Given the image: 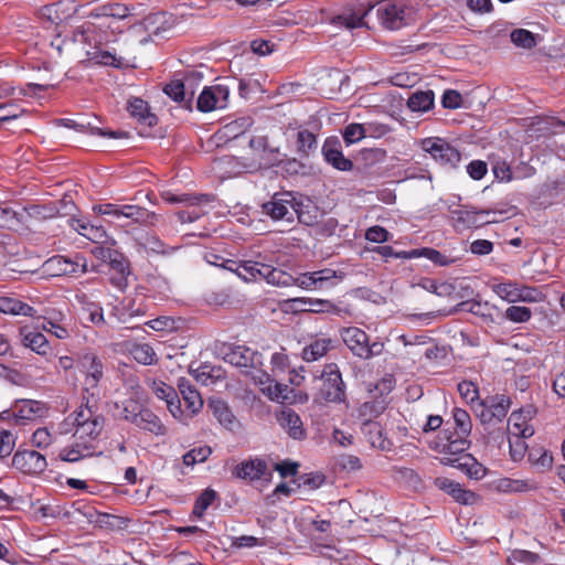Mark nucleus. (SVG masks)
I'll list each match as a JSON object with an SVG mask.
<instances>
[{
    "label": "nucleus",
    "mask_w": 565,
    "mask_h": 565,
    "mask_svg": "<svg viewBox=\"0 0 565 565\" xmlns=\"http://www.w3.org/2000/svg\"><path fill=\"white\" fill-rule=\"evenodd\" d=\"M73 227L92 242L105 243L107 241L108 235L102 225L90 224L84 220H74Z\"/></svg>",
    "instance_id": "obj_31"
},
{
    "label": "nucleus",
    "mask_w": 565,
    "mask_h": 565,
    "mask_svg": "<svg viewBox=\"0 0 565 565\" xmlns=\"http://www.w3.org/2000/svg\"><path fill=\"white\" fill-rule=\"evenodd\" d=\"M295 214L297 215L300 223L308 226L317 224L320 216L318 207L315 206L310 200H307L306 203L296 200L294 215Z\"/></svg>",
    "instance_id": "obj_37"
},
{
    "label": "nucleus",
    "mask_w": 565,
    "mask_h": 565,
    "mask_svg": "<svg viewBox=\"0 0 565 565\" xmlns=\"http://www.w3.org/2000/svg\"><path fill=\"white\" fill-rule=\"evenodd\" d=\"M492 291L500 297L502 300L514 303L518 302L519 284L515 281H503L493 284L491 286Z\"/></svg>",
    "instance_id": "obj_50"
},
{
    "label": "nucleus",
    "mask_w": 565,
    "mask_h": 565,
    "mask_svg": "<svg viewBox=\"0 0 565 565\" xmlns=\"http://www.w3.org/2000/svg\"><path fill=\"white\" fill-rule=\"evenodd\" d=\"M233 475L238 479L255 481L265 476H270V472H268V467L265 460L253 458L236 465L233 470Z\"/></svg>",
    "instance_id": "obj_16"
},
{
    "label": "nucleus",
    "mask_w": 565,
    "mask_h": 565,
    "mask_svg": "<svg viewBox=\"0 0 565 565\" xmlns=\"http://www.w3.org/2000/svg\"><path fill=\"white\" fill-rule=\"evenodd\" d=\"M149 306L142 294L127 296L111 308L110 315L120 323H129L134 318L147 315Z\"/></svg>",
    "instance_id": "obj_7"
},
{
    "label": "nucleus",
    "mask_w": 565,
    "mask_h": 565,
    "mask_svg": "<svg viewBox=\"0 0 565 565\" xmlns=\"http://www.w3.org/2000/svg\"><path fill=\"white\" fill-rule=\"evenodd\" d=\"M443 439L446 440L439 450L443 455L441 463L465 471L470 478L480 479L484 475V468L467 450L470 447L469 436L444 430Z\"/></svg>",
    "instance_id": "obj_2"
},
{
    "label": "nucleus",
    "mask_w": 565,
    "mask_h": 565,
    "mask_svg": "<svg viewBox=\"0 0 565 565\" xmlns=\"http://www.w3.org/2000/svg\"><path fill=\"white\" fill-rule=\"evenodd\" d=\"M135 425L140 429L152 433L157 436L166 434V427L161 423L160 418L149 408L142 407Z\"/></svg>",
    "instance_id": "obj_29"
},
{
    "label": "nucleus",
    "mask_w": 565,
    "mask_h": 565,
    "mask_svg": "<svg viewBox=\"0 0 565 565\" xmlns=\"http://www.w3.org/2000/svg\"><path fill=\"white\" fill-rule=\"evenodd\" d=\"M83 398L86 401L85 405H81L79 408L75 412V425L76 428L81 425L94 419V417H99L97 414V402L99 397H90V395L84 394Z\"/></svg>",
    "instance_id": "obj_38"
},
{
    "label": "nucleus",
    "mask_w": 565,
    "mask_h": 565,
    "mask_svg": "<svg viewBox=\"0 0 565 565\" xmlns=\"http://www.w3.org/2000/svg\"><path fill=\"white\" fill-rule=\"evenodd\" d=\"M216 498V492L212 489H205L195 500L192 513L201 518L204 511L212 504Z\"/></svg>",
    "instance_id": "obj_61"
},
{
    "label": "nucleus",
    "mask_w": 565,
    "mask_h": 565,
    "mask_svg": "<svg viewBox=\"0 0 565 565\" xmlns=\"http://www.w3.org/2000/svg\"><path fill=\"white\" fill-rule=\"evenodd\" d=\"M509 434L514 438H530L534 435V427L524 419V413L513 412L508 420Z\"/></svg>",
    "instance_id": "obj_30"
},
{
    "label": "nucleus",
    "mask_w": 565,
    "mask_h": 565,
    "mask_svg": "<svg viewBox=\"0 0 565 565\" xmlns=\"http://www.w3.org/2000/svg\"><path fill=\"white\" fill-rule=\"evenodd\" d=\"M104 417H94L89 422L81 425L75 430V436L77 439H83L85 437H89L88 441L94 443L93 440L102 433L104 428Z\"/></svg>",
    "instance_id": "obj_49"
},
{
    "label": "nucleus",
    "mask_w": 565,
    "mask_h": 565,
    "mask_svg": "<svg viewBox=\"0 0 565 565\" xmlns=\"http://www.w3.org/2000/svg\"><path fill=\"white\" fill-rule=\"evenodd\" d=\"M332 349L330 338H315L302 348L301 358L306 362H315L323 358Z\"/></svg>",
    "instance_id": "obj_25"
},
{
    "label": "nucleus",
    "mask_w": 565,
    "mask_h": 565,
    "mask_svg": "<svg viewBox=\"0 0 565 565\" xmlns=\"http://www.w3.org/2000/svg\"><path fill=\"white\" fill-rule=\"evenodd\" d=\"M23 213L13 211L9 206H0V227H15L23 223Z\"/></svg>",
    "instance_id": "obj_56"
},
{
    "label": "nucleus",
    "mask_w": 565,
    "mask_h": 565,
    "mask_svg": "<svg viewBox=\"0 0 565 565\" xmlns=\"http://www.w3.org/2000/svg\"><path fill=\"white\" fill-rule=\"evenodd\" d=\"M492 172L500 182H510L514 180L513 169L505 160L495 159L492 161Z\"/></svg>",
    "instance_id": "obj_59"
},
{
    "label": "nucleus",
    "mask_w": 565,
    "mask_h": 565,
    "mask_svg": "<svg viewBox=\"0 0 565 565\" xmlns=\"http://www.w3.org/2000/svg\"><path fill=\"white\" fill-rule=\"evenodd\" d=\"M540 559L541 558L536 553L525 550H515L509 556V562L511 564L539 565Z\"/></svg>",
    "instance_id": "obj_60"
},
{
    "label": "nucleus",
    "mask_w": 565,
    "mask_h": 565,
    "mask_svg": "<svg viewBox=\"0 0 565 565\" xmlns=\"http://www.w3.org/2000/svg\"><path fill=\"white\" fill-rule=\"evenodd\" d=\"M340 334L350 351L360 359L370 360L383 353L384 343L381 341L370 343L369 335L360 328H343Z\"/></svg>",
    "instance_id": "obj_4"
},
{
    "label": "nucleus",
    "mask_w": 565,
    "mask_h": 565,
    "mask_svg": "<svg viewBox=\"0 0 565 565\" xmlns=\"http://www.w3.org/2000/svg\"><path fill=\"white\" fill-rule=\"evenodd\" d=\"M249 147L258 157V160L255 163L256 168L270 167L278 161V150L268 148L266 137H253L249 140Z\"/></svg>",
    "instance_id": "obj_21"
},
{
    "label": "nucleus",
    "mask_w": 565,
    "mask_h": 565,
    "mask_svg": "<svg viewBox=\"0 0 565 565\" xmlns=\"http://www.w3.org/2000/svg\"><path fill=\"white\" fill-rule=\"evenodd\" d=\"M127 109L129 114L140 124L147 127L157 125V116L149 110L147 102L141 98L134 97L128 100Z\"/></svg>",
    "instance_id": "obj_26"
},
{
    "label": "nucleus",
    "mask_w": 565,
    "mask_h": 565,
    "mask_svg": "<svg viewBox=\"0 0 565 565\" xmlns=\"http://www.w3.org/2000/svg\"><path fill=\"white\" fill-rule=\"evenodd\" d=\"M433 90H417L413 93L407 100V106L412 111H427L434 106Z\"/></svg>",
    "instance_id": "obj_42"
},
{
    "label": "nucleus",
    "mask_w": 565,
    "mask_h": 565,
    "mask_svg": "<svg viewBox=\"0 0 565 565\" xmlns=\"http://www.w3.org/2000/svg\"><path fill=\"white\" fill-rule=\"evenodd\" d=\"M228 97L230 88L226 85L205 86L198 96L196 109L201 113L224 109L228 105Z\"/></svg>",
    "instance_id": "obj_8"
},
{
    "label": "nucleus",
    "mask_w": 565,
    "mask_h": 565,
    "mask_svg": "<svg viewBox=\"0 0 565 565\" xmlns=\"http://www.w3.org/2000/svg\"><path fill=\"white\" fill-rule=\"evenodd\" d=\"M511 41L520 47L532 49L536 45L535 36L525 29H516L511 32Z\"/></svg>",
    "instance_id": "obj_57"
},
{
    "label": "nucleus",
    "mask_w": 565,
    "mask_h": 565,
    "mask_svg": "<svg viewBox=\"0 0 565 565\" xmlns=\"http://www.w3.org/2000/svg\"><path fill=\"white\" fill-rule=\"evenodd\" d=\"M141 409L142 406L138 402L134 399H127L122 403V407L119 415L122 419L135 425Z\"/></svg>",
    "instance_id": "obj_63"
},
{
    "label": "nucleus",
    "mask_w": 565,
    "mask_h": 565,
    "mask_svg": "<svg viewBox=\"0 0 565 565\" xmlns=\"http://www.w3.org/2000/svg\"><path fill=\"white\" fill-rule=\"evenodd\" d=\"M296 195L292 192H277L271 199L260 205L262 214L274 221H294Z\"/></svg>",
    "instance_id": "obj_5"
},
{
    "label": "nucleus",
    "mask_w": 565,
    "mask_h": 565,
    "mask_svg": "<svg viewBox=\"0 0 565 565\" xmlns=\"http://www.w3.org/2000/svg\"><path fill=\"white\" fill-rule=\"evenodd\" d=\"M131 354L138 363L143 365H151L156 363L157 360L152 347L147 343L135 345L131 350Z\"/></svg>",
    "instance_id": "obj_55"
},
{
    "label": "nucleus",
    "mask_w": 565,
    "mask_h": 565,
    "mask_svg": "<svg viewBox=\"0 0 565 565\" xmlns=\"http://www.w3.org/2000/svg\"><path fill=\"white\" fill-rule=\"evenodd\" d=\"M313 380L321 381V385L315 396V401L320 404H341L347 399V386L343 382L342 374L338 364L328 363L323 366L320 375H316Z\"/></svg>",
    "instance_id": "obj_3"
},
{
    "label": "nucleus",
    "mask_w": 565,
    "mask_h": 565,
    "mask_svg": "<svg viewBox=\"0 0 565 565\" xmlns=\"http://www.w3.org/2000/svg\"><path fill=\"white\" fill-rule=\"evenodd\" d=\"M318 142L315 134L307 129L297 132V151L300 157H308L317 149Z\"/></svg>",
    "instance_id": "obj_51"
},
{
    "label": "nucleus",
    "mask_w": 565,
    "mask_h": 565,
    "mask_svg": "<svg viewBox=\"0 0 565 565\" xmlns=\"http://www.w3.org/2000/svg\"><path fill=\"white\" fill-rule=\"evenodd\" d=\"M21 342L25 348L31 349L39 355L46 356L51 354V345L46 337L39 330H30L29 328H22L20 330Z\"/></svg>",
    "instance_id": "obj_22"
},
{
    "label": "nucleus",
    "mask_w": 565,
    "mask_h": 565,
    "mask_svg": "<svg viewBox=\"0 0 565 565\" xmlns=\"http://www.w3.org/2000/svg\"><path fill=\"white\" fill-rule=\"evenodd\" d=\"M543 298L544 295L539 288L519 284L518 302H540Z\"/></svg>",
    "instance_id": "obj_64"
},
{
    "label": "nucleus",
    "mask_w": 565,
    "mask_h": 565,
    "mask_svg": "<svg viewBox=\"0 0 565 565\" xmlns=\"http://www.w3.org/2000/svg\"><path fill=\"white\" fill-rule=\"evenodd\" d=\"M46 271L53 276L71 275L77 276L87 273V266L84 257L76 256L75 259L65 256H54L44 263Z\"/></svg>",
    "instance_id": "obj_11"
},
{
    "label": "nucleus",
    "mask_w": 565,
    "mask_h": 565,
    "mask_svg": "<svg viewBox=\"0 0 565 565\" xmlns=\"http://www.w3.org/2000/svg\"><path fill=\"white\" fill-rule=\"evenodd\" d=\"M452 418L456 425V431L459 435L469 436L472 428L470 415L462 408H455Z\"/></svg>",
    "instance_id": "obj_54"
},
{
    "label": "nucleus",
    "mask_w": 565,
    "mask_h": 565,
    "mask_svg": "<svg viewBox=\"0 0 565 565\" xmlns=\"http://www.w3.org/2000/svg\"><path fill=\"white\" fill-rule=\"evenodd\" d=\"M484 402L491 409L492 415L497 418L498 423H501L505 418L511 406L510 397L504 394H495L488 397Z\"/></svg>",
    "instance_id": "obj_43"
},
{
    "label": "nucleus",
    "mask_w": 565,
    "mask_h": 565,
    "mask_svg": "<svg viewBox=\"0 0 565 565\" xmlns=\"http://www.w3.org/2000/svg\"><path fill=\"white\" fill-rule=\"evenodd\" d=\"M224 265L226 270L235 273L244 281H253L262 278L264 270L262 266H265V263L260 260H228Z\"/></svg>",
    "instance_id": "obj_19"
},
{
    "label": "nucleus",
    "mask_w": 565,
    "mask_h": 565,
    "mask_svg": "<svg viewBox=\"0 0 565 565\" xmlns=\"http://www.w3.org/2000/svg\"><path fill=\"white\" fill-rule=\"evenodd\" d=\"M95 454V445L92 441H79L77 439L73 445L63 448L58 457L63 461L76 462L83 458Z\"/></svg>",
    "instance_id": "obj_24"
},
{
    "label": "nucleus",
    "mask_w": 565,
    "mask_h": 565,
    "mask_svg": "<svg viewBox=\"0 0 565 565\" xmlns=\"http://www.w3.org/2000/svg\"><path fill=\"white\" fill-rule=\"evenodd\" d=\"M36 329H42L60 340L70 338L72 331L70 320L56 309L46 310L45 315L39 318Z\"/></svg>",
    "instance_id": "obj_10"
},
{
    "label": "nucleus",
    "mask_w": 565,
    "mask_h": 565,
    "mask_svg": "<svg viewBox=\"0 0 565 565\" xmlns=\"http://www.w3.org/2000/svg\"><path fill=\"white\" fill-rule=\"evenodd\" d=\"M420 257H425L441 267L454 265L461 259L460 256L446 254L431 247L420 248Z\"/></svg>",
    "instance_id": "obj_45"
},
{
    "label": "nucleus",
    "mask_w": 565,
    "mask_h": 565,
    "mask_svg": "<svg viewBox=\"0 0 565 565\" xmlns=\"http://www.w3.org/2000/svg\"><path fill=\"white\" fill-rule=\"evenodd\" d=\"M87 518L90 523L96 524L102 529H116L120 527L124 522V519L117 515L102 513V512H90L87 514Z\"/></svg>",
    "instance_id": "obj_52"
},
{
    "label": "nucleus",
    "mask_w": 565,
    "mask_h": 565,
    "mask_svg": "<svg viewBox=\"0 0 565 565\" xmlns=\"http://www.w3.org/2000/svg\"><path fill=\"white\" fill-rule=\"evenodd\" d=\"M504 317L512 322L522 323L531 319L532 311L527 307L511 306L505 310Z\"/></svg>",
    "instance_id": "obj_62"
},
{
    "label": "nucleus",
    "mask_w": 565,
    "mask_h": 565,
    "mask_svg": "<svg viewBox=\"0 0 565 565\" xmlns=\"http://www.w3.org/2000/svg\"><path fill=\"white\" fill-rule=\"evenodd\" d=\"M277 422L287 435L296 440L306 438L307 433L300 416L291 408H285L277 414Z\"/></svg>",
    "instance_id": "obj_17"
},
{
    "label": "nucleus",
    "mask_w": 565,
    "mask_h": 565,
    "mask_svg": "<svg viewBox=\"0 0 565 565\" xmlns=\"http://www.w3.org/2000/svg\"><path fill=\"white\" fill-rule=\"evenodd\" d=\"M373 127L372 124H350L343 129V140L347 146L353 145L366 137L367 132H371Z\"/></svg>",
    "instance_id": "obj_48"
},
{
    "label": "nucleus",
    "mask_w": 565,
    "mask_h": 565,
    "mask_svg": "<svg viewBox=\"0 0 565 565\" xmlns=\"http://www.w3.org/2000/svg\"><path fill=\"white\" fill-rule=\"evenodd\" d=\"M179 391L182 395L184 404L186 408L192 413H198L202 406L203 401L201 398L200 393L192 385L191 381L184 377H181L178 383Z\"/></svg>",
    "instance_id": "obj_27"
},
{
    "label": "nucleus",
    "mask_w": 565,
    "mask_h": 565,
    "mask_svg": "<svg viewBox=\"0 0 565 565\" xmlns=\"http://www.w3.org/2000/svg\"><path fill=\"white\" fill-rule=\"evenodd\" d=\"M497 488L502 492L523 493L535 490L536 486L534 482L529 480L503 478L498 481Z\"/></svg>",
    "instance_id": "obj_44"
},
{
    "label": "nucleus",
    "mask_w": 565,
    "mask_h": 565,
    "mask_svg": "<svg viewBox=\"0 0 565 565\" xmlns=\"http://www.w3.org/2000/svg\"><path fill=\"white\" fill-rule=\"evenodd\" d=\"M422 149L431 158L449 168H456L461 161V153L454 146L440 138H427L422 141Z\"/></svg>",
    "instance_id": "obj_6"
},
{
    "label": "nucleus",
    "mask_w": 565,
    "mask_h": 565,
    "mask_svg": "<svg viewBox=\"0 0 565 565\" xmlns=\"http://www.w3.org/2000/svg\"><path fill=\"white\" fill-rule=\"evenodd\" d=\"M321 152L324 160L340 171H350L353 168L352 161L343 156L340 140L337 137L327 138Z\"/></svg>",
    "instance_id": "obj_15"
},
{
    "label": "nucleus",
    "mask_w": 565,
    "mask_h": 565,
    "mask_svg": "<svg viewBox=\"0 0 565 565\" xmlns=\"http://www.w3.org/2000/svg\"><path fill=\"white\" fill-rule=\"evenodd\" d=\"M81 365L86 374L84 392L90 397H99L98 383L103 377L102 361L93 353H86L81 359Z\"/></svg>",
    "instance_id": "obj_12"
},
{
    "label": "nucleus",
    "mask_w": 565,
    "mask_h": 565,
    "mask_svg": "<svg viewBox=\"0 0 565 565\" xmlns=\"http://www.w3.org/2000/svg\"><path fill=\"white\" fill-rule=\"evenodd\" d=\"M12 467L25 475H39L47 467L43 455L35 450H18L12 458Z\"/></svg>",
    "instance_id": "obj_13"
},
{
    "label": "nucleus",
    "mask_w": 565,
    "mask_h": 565,
    "mask_svg": "<svg viewBox=\"0 0 565 565\" xmlns=\"http://www.w3.org/2000/svg\"><path fill=\"white\" fill-rule=\"evenodd\" d=\"M0 312L13 316L34 317L36 310L14 297H0Z\"/></svg>",
    "instance_id": "obj_28"
},
{
    "label": "nucleus",
    "mask_w": 565,
    "mask_h": 565,
    "mask_svg": "<svg viewBox=\"0 0 565 565\" xmlns=\"http://www.w3.org/2000/svg\"><path fill=\"white\" fill-rule=\"evenodd\" d=\"M292 303H308V311L311 312H335L339 313L340 309L329 300L312 299V298H295L290 300Z\"/></svg>",
    "instance_id": "obj_53"
},
{
    "label": "nucleus",
    "mask_w": 565,
    "mask_h": 565,
    "mask_svg": "<svg viewBox=\"0 0 565 565\" xmlns=\"http://www.w3.org/2000/svg\"><path fill=\"white\" fill-rule=\"evenodd\" d=\"M263 276L260 279H265L268 284L278 286V287H288L292 286L295 282V277L281 269L275 268L271 265L265 263V266H262Z\"/></svg>",
    "instance_id": "obj_34"
},
{
    "label": "nucleus",
    "mask_w": 565,
    "mask_h": 565,
    "mask_svg": "<svg viewBox=\"0 0 565 565\" xmlns=\"http://www.w3.org/2000/svg\"><path fill=\"white\" fill-rule=\"evenodd\" d=\"M129 15V10L126 6L121 3H105L94 8L89 12V17L92 18H115L118 20H122Z\"/></svg>",
    "instance_id": "obj_39"
},
{
    "label": "nucleus",
    "mask_w": 565,
    "mask_h": 565,
    "mask_svg": "<svg viewBox=\"0 0 565 565\" xmlns=\"http://www.w3.org/2000/svg\"><path fill=\"white\" fill-rule=\"evenodd\" d=\"M58 124L61 126L74 129V130L83 132V134L96 135V136H100V137L115 138V139L128 137V132L122 131V130L102 129V128L92 126L89 122L76 121L71 118H62L58 120Z\"/></svg>",
    "instance_id": "obj_20"
},
{
    "label": "nucleus",
    "mask_w": 565,
    "mask_h": 565,
    "mask_svg": "<svg viewBox=\"0 0 565 565\" xmlns=\"http://www.w3.org/2000/svg\"><path fill=\"white\" fill-rule=\"evenodd\" d=\"M99 256L105 263L109 264L116 274H130L129 263L121 253L110 248H102Z\"/></svg>",
    "instance_id": "obj_35"
},
{
    "label": "nucleus",
    "mask_w": 565,
    "mask_h": 565,
    "mask_svg": "<svg viewBox=\"0 0 565 565\" xmlns=\"http://www.w3.org/2000/svg\"><path fill=\"white\" fill-rule=\"evenodd\" d=\"M386 409V402L384 398H373L362 403L358 408V416L362 423L374 422Z\"/></svg>",
    "instance_id": "obj_33"
},
{
    "label": "nucleus",
    "mask_w": 565,
    "mask_h": 565,
    "mask_svg": "<svg viewBox=\"0 0 565 565\" xmlns=\"http://www.w3.org/2000/svg\"><path fill=\"white\" fill-rule=\"evenodd\" d=\"M44 411V405L41 402L24 399L17 404L14 416L22 420H32L41 417Z\"/></svg>",
    "instance_id": "obj_36"
},
{
    "label": "nucleus",
    "mask_w": 565,
    "mask_h": 565,
    "mask_svg": "<svg viewBox=\"0 0 565 565\" xmlns=\"http://www.w3.org/2000/svg\"><path fill=\"white\" fill-rule=\"evenodd\" d=\"M211 454L212 449L209 446L193 448L183 455V463L185 466H194L195 463L204 462Z\"/></svg>",
    "instance_id": "obj_58"
},
{
    "label": "nucleus",
    "mask_w": 565,
    "mask_h": 565,
    "mask_svg": "<svg viewBox=\"0 0 565 565\" xmlns=\"http://www.w3.org/2000/svg\"><path fill=\"white\" fill-rule=\"evenodd\" d=\"M162 199L168 203H182L186 206H196L204 202H213L214 196L211 194H200V195H191V194H181L177 195L170 191H164L161 194Z\"/></svg>",
    "instance_id": "obj_41"
},
{
    "label": "nucleus",
    "mask_w": 565,
    "mask_h": 565,
    "mask_svg": "<svg viewBox=\"0 0 565 565\" xmlns=\"http://www.w3.org/2000/svg\"><path fill=\"white\" fill-rule=\"evenodd\" d=\"M373 9L376 11L381 25L390 31H396L406 26L413 13L412 9L404 4L381 1L375 6L363 3L356 8L345 9L332 19V23L343 25L347 29L369 26L366 18Z\"/></svg>",
    "instance_id": "obj_1"
},
{
    "label": "nucleus",
    "mask_w": 565,
    "mask_h": 565,
    "mask_svg": "<svg viewBox=\"0 0 565 565\" xmlns=\"http://www.w3.org/2000/svg\"><path fill=\"white\" fill-rule=\"evenodd\" d=\"M494 214L491 210H476L475 207L461 206L451 211V220L457 231H463L472 227H481L494 222L489 215Z\"/></svg>",
    "instance_id": "obj_9"
},
{
    "label": "nucleus",
    "mask_w": 565,
    "mask_h": 565,
    "mask_svg": "<svg viewBox=\"0 0 565 565\" xmlns=\"http://www.w3.org/2000/svg\"><path fill=\"white\" fill-rule=\"evenodd\" d=\"M434 484L439 490H441V491L446 492L447 494H449L450 497H452L455 499V501H457L458 503L467 505V504H472L476 500V494L472 491L463 489L460 486V483H458L449 478H446V477L435 478Z\"/></svg>",
    "instance_id": "obj_18"
},
{
    "label": "nucleus",
    "mask_w": 565,
    "mask_h": 565,
    "mask_svg": "<svg viewBox=\"0 0 565 565\" xmlns=\"http://www.w3.org/2000/svg\"><path fill=\"white\" fill-rule=\"evenodd\" d=\"M225 360L241 369H257L263 364V356L257 351L245 345H237L226 354Z\"/></svg>",
    "instance_id": "obj_14"
},
{
    "label": "nucleus",
    "mask_w": 565,
    "mask_h": 565,
    "mask_svg": "<svg viewBox=\"0 0 565 565\" xmlns=\"http://www.w3.org/2000/svg\"><path fill=\"white\" fill-rule=\"evenodd\" d=\"M255 379L258 380L262 392L271 401L284 402L288 399L290 393L288 385L274 381L268 374L263 372H260L258 376H255Z\"/></svg>",
    "instance_id": "obj_23"
},
{
    "label": "nucleus",
    "mask_w": 565,
    "mask_h": 565,
    "mask_svg": "<svg viewBox=\"0 0 565 565\" xmlns=\"http://www.w3.org/2000/svg\"><path fill=\"white\" fill-rule=\"evenodd\" d=\"M163 92L174 102L182 104L185 108L192 109L193 92H185V84L182 81L175 79L167 84Z\"/></svg>",
    "instance_id": "obj_32"
},
{
    "label": "nucleus",
    "mask_w": 565,
    "mask_h": 565,
    "mask_svg": "<svg viewBox=\"0 0 565 565\" xmlns=\"http://www.w3.org/2000/svg\"><path fill=\"white\" fill-rule=\"evenodd\" d=\"M209 407L212 411L213 416L221 425L226 428L232 427L235 417L225 402L221 399H212L209 404Z\"/></svg>",
    "instance_id": "obj_46"
},
{
    "label": "nucleus",
    "mask_w": 565,
    "mask_h": 565,
    "mask_svg": "<svg viewBox=\"0 0 565 565\" xmlns=\"http://www.w3.org/2000/svg\"><path fill=\"white\" fill-rule=\"evenodd\" d=\"M322 85L329 87L331 94L343 93L349 90L350 77L340 70H331L326 77L321 79Z\"/></svg>",
    "instance_id": "obj_40"
},
{
    "label": "nucleus",
    "mask_w": 565,
    "mask_h": 565,
    "mask_svg": "<svg viewBox=\"0 0 565 565\" xmlns=\"http://www.w3.org/2000/svg\"><path fill=\"white\" fill-rule=\"evenodd\" d=\"M362 431L367 437L373 447L380 448L382 450L387 449L390 443L383 438V433L379 423H362Z\"/></svg>",
    "instance_id": "obj_47"
}]
</instances>
